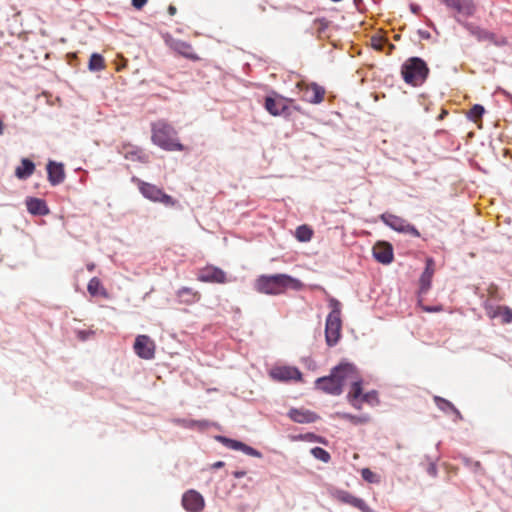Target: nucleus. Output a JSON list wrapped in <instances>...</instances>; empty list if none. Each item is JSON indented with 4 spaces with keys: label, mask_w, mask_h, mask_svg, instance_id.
<instances>
[{
    "label": "nucleus",
    "mask_w": 512,
    "mask_h": 512,
    "mask_svg": "<svg viewBox=\"0 0 512 512\" xmlns=\"http://www.w3.org/2000/svg\"><path fill=\"white\" fill-rule=\"evenodd\" d=\"M177 297L180 303L191 305L200 301L201 294L192 288L182 287L177 291Z\"/></svg>",
    "instance_id": "obj_22"
},
{
    "label": "nucleus",
    "mask_w": 512,
    "mask_h": 512,
    "mask_svg": "<svg viewBox=\"0 0 512 512\" xmlns=\"http://www.w3.org/2000/svg\"><path fill=\"white\" fill-rule=\"evenodd\" d=\"M311 454L318 460H321L324 463H327L330 461L331 456L330 454L321 447H314L311 449Z\"/></svg>",
    "instance_id": "obj_31"
},
{
    "label": "nucleus",
    "mask_w": 512,
    "mask_h": 512,
    "mask_svg": "<svg viewBox=\"0 0 512 512\" xmlns=\"http://www.w3.org/2000/svg\"><path fill=\"white\" fill-rule=\"evenodd\" d=\"M362 478L369 483H376L379 481V477L368 468L361 470Z\"/></svg>",
    "instance_id": "obj_32"
},
{
    "label": "nucleus",
    "mask_w": 512,
    "mask_h": 512,
    "mask_svg": "<svg viewBox=\"0 0 512 512\" xmlns=\"http://www.w3.org/2000/svg\"><path fill=\"white\" fill-rule=\"evenodd\" d=\"M138 189L141 194L153 202H160L166 206H174L176 204V200H174L171 196L166 194L161 188L157 187L154 184L144 182L142 180H136Z\"/></svg>",
    "instance_id": "obj_6"
},
{
    "label": "nucleus",
    "mask_w": 512,
    "mask_h": 512,
    "mask_svg": "<svg viewBox=\"0 0 512 512\" xmlns=\"http://www.w3.org/2000/svg\"><path fill=\"white\" fill-rule=\"evenodd\" d=\"M434 401H435V403H436L437 407H438L440 410H442V411H444V412L452 411V412H454L457 416H459V415H460L459 411H458V410L454 407V405H453L451 402H449L448 400H446V399H443V398H441V397L436 396V397L434 398Z\"/></svg>",
    "instance_id": "obj_28"
},
{
    "label": "nucleus",
    "mask_w": 512,
    "mask_h": 512,
    "mask_svg": "<svg viewBox=\"0 0 512 512\" xmlns=\"http://www.w3.org/2000/svg\"><path fill=\"white\" fill-rule=\"evenodd\" d=\"M216 440L222 443L227 448H230L232 450H240L244 452L245 454L253 457H261V453L257 451L256 449L240 442L234 439H230L224 436H217Z\"/></svg>",
    "instance_id": "obj_16"
},
{
    "label": "nucleus",
    "mask_w": 512,
    "mask_h": 512,
    "mask_svg": "<svg viewBox=\"0 0 512 512\" xmlns=\"http://www.w3.org/2000/svg\"><path fill=\"white\" fill-rule=\"evenodd\" d=\"M94 268H95V265H94L93 263H91V264H88V265H87V269H88L89 271H93V270H94Z\"/></svg>",
    "instance_id": "obj_41"
},
{
    "label": "nucleus",
    "mask_w": 512,
    "mask_h": 512,
    "mask_svg": "<svg viewBox=\"0 0 512 512\" xmlns=\"http://www.w3.org/2000/svg\"><path fill=\"white\" fill-rule=\"evenodd\" d=\"M345 501L352 504L355 507H358V508H362L364 506L363 500H361L359 498H355L353 496H347L345 498Z\"/></svg>",
    "instance_id": "obj_33"
},
{
    "label": "nucleus",
    "mask_w": 512,
    "mask_h": 512,
    "mask_svg": "<svg viewBox=\"0 0 512 512\" xmlns=\"http://www.w3.org/2000/svg\"><path fill=\"white\" fill-rule=\"evenodd\" d=\"M484 309L490 319L500 318L502 324L512 323V309L505 305H491L488 302L484 303Z\"/></svg>",
    "instance_id": "obj_14"
},
{
    "label": "nucleus",
    "mask_w": 512,
    "mask_h": 512,
    "mask_svg": "<svg viewBox=\"0 0 512 512\" xmlns=\"http://www.w3.org/2000/svg\"><path fill=\"white\" fill-rule=\"evenodd\" d=\"M331 312L326 319L325 335L328 345H335L341 336V304L338 300L331 298L329 300Z\"/></svg>",
    "instance_id": "obj_5"
},
{
    "label": "nucleus",
    "mask_w": 512,
    "mask_h": 512,
    "mask_svg": "<svg viewBox=\"0 0 512 512\" xmlns=\"http://www.w3.org/2000/svg\"><path fill=\"white\" fill-rule=\"evenodd\" d=\"M3 128H4L3 122L0 120V135L3 133Z\"/></svg>",
    "instance_id": "obj_43"
},
{
    "label": "nucleus",
    "mask_w": 512,
    "mask_h": 512,
    "mask_svg": "<svg viewBox=\"0 0 512 512\" xmlns=\"http://www.w3.org/2000/svg\"><path fill=\"white\" fill-rule=\"evenodd\" d=\"M293 102L292 99L283 97L279 95L276 92H272L270 95H268L265 98V109L273 116H279L283 113H285L291 103Z\"/></svg>",
    "instance_id": "obj_9"
},
{
    "label": "nucleus",
    "mask_w": 512,
    "mask_h": 512,
    "mask_svg": "<svg viewBox=\"0 0 512 512\" xmlns=\"http://www.w3.org/2000/svg\"><path fill=\"white\" fill-rule=\"evenodd\" d=\"M348 382L351 386L347 394V400L352 407L360 410L363 403L378 404L376 391L363 393L362 379L359 372L355 365L349 362H341L331 370L330 375L318 378L315 381V387L326 394L340 395L343 386Z\"/></svg>",
    "instance_id": "obj_1"
},
{
    "label": "nucleus",
    "mask_w": 512,
    "mask_h": 512,
    "mask_svg": "<svg viewBox=\"0 0 512 512\" xmlns=\"http://www.w3.org/2000/svg\"><path fill=\"white\" fill-rule=\"evenodd\" d=\"M178 423L186 428H197L199 430L209 427V422L205 420H179Z\"/></svg>",
    "instance_id": "obj_29"
},
{
    "label": "nucleus",
    "mask_w": 512,
    "mask_h": 512,
    "mask_svg": "<svg viewBox=\"0 0 512 512\" xmlns=\"http://www.w3.org/2000/svg\"><path fill=\"white\" fill-rule=\"evenodd\" d=\"M87 290H88L89 294L93 297H96V296L103 297V298L108 297V293H107L106 289L104 288L100 279L97 277H93L92 279H90V281L88 282V285H87Z\"/></svg>",
    "instance_id": "obj_24"
},
{
    "label": "nucleus",
    "mask_w": 512,
    "mask_h": 512,
    "mask_svg": "<svg viewBox=\"0 0 512 512\" xmlns=\"http://www.w3.org/2000/svg\"><path fill=\"white\" fill-rule=\"evenodd\" d=\"M182 506L188 512H201L204 509L205 501L199 492L192 489L183 494Z\"/></svg>",
    "instance_id": "obj_13"
},
{
    "label": "nucleus",
    "mask_w": 512,
    "mask_h": 512,
    "mask_svg": "<svg viewBox=\"0 0 512 512\" xmlns=\"http://www.w3.org/2000/svg\"><path fill=\"white\" fill-rule=\"evenodd\" d=\"M224 466V462L223 461H218V462H215L212 464V468L213 469H219V468H222Z\"/></svg>",
    "instance_id": "obj_37"
},
{
    "label": "nucleus",
    "mask_w": 512,
    "mask_h": 512,
    "mask_svg": "<svg viewBox=\"0 0 512 512\" xmlns=\"http://www.w3.org/2000/svg\"><path fill=\"white\" fill-rule=\"evenodd\" d=\"M484 112V107L479 104H476L469 110L468 118L476 123L482 119Z\"/></svg>",
    "instance_id": "obj_30"
},
{
    "label": "nucleus",
    "mask_w": 512,
    "mask_h": 512,
    "mask_svg": "<svg viewBox=\"0 0 512 512\" xmlns=\"http://www.w3.org/2000/svg\"><path fill=\"white\" fill-rule=\"evenodd\" d=\"M380 219L391 229L400 232L412 235L414 237H420L419 231L410 224L408 221H406L404 218L390 214V213H384L380 216Z\"/></svg>",
    "instance_id": "obj_8"
},
{
    "label": "nucleus",
    "mask_w": 512,
    "mask_h": 512,
    "mask_svg": "<svg viewBox=\"0 0 512 512\" xmlns=\"http://www.w3.org/2000/svg\"><path fill=\"white\" fill-rule=\"evenodd\" d=\"M255 289L259 293L268 295H279L287 290L299 291L303 288L300 280L287 274L261 275L254 283Z\"/></svg>",
    "instance_id": "obj_2"
},
{
    "label": "nucleus",
    "mask_w": 512,
    "mask_h": 512,
    "mask_svg": "<svg viewBox=\"0 0 512 512\" xmlns=\"http://www.w3.org/2000/svg\"><path fill=\"white\" fill-rule=\"evenodd\" d=\"M152 142L166 151H184L186 147L180 142L176 129L166 120L151 124Z\"/></svg>",
    "instance_id": "obj_3"
},
{
    "label": "nucleus",
    "mask_w": 512,
    "mask_h": 512,
    "mask_svg": "<svg viewBox=\"0 0 512 512\" xmlns=\"http://www.w3.org/2000/svg\"><path fill=\"white\" fill-rule=\"evenodd\" d=\"M245 474H246L245 471H236L233 473L235 478H242L245 476Z\"/></svg>",
    "instance_id": "obj_38"
},
{
    "label": "nucleus",
    "mask_w": 512,
    "mask_h": 512,
    "mask_svg": "<svg viewBox=\"0 0 512 512\" xmlns=\"http://www.w3.org/2000/svg\"><path fill=\"white\" fill-rule=\"evenodd\" d=\"M35 171V164L27 159L23 158L21 164L15 169V176L18 179L24 180L29 178Z\"/></svg>",
    "instance_id": "obj_23"
},
{
    "label": "nucleus",
    "mask_w": 512,
    "mask_h": 512,
    "mask_svg": "<svg viewBox=\"0 0 512 512\" xmlns=\"http://www.w3.org/2000/svg\"><path fill=\"white\" fill-rule=\"evenodd\" d=\"M88 67L91 71L104 70L106 65L103 56L97 53H93L90 57Z\"/></svg>",
    "instance_id": "obj_26"
},
{
    "label": "nucleus",
    "mask_w": 512,
    "mask_h": 512,
    "mask_svg": "<svg viewBox=\"0 0 512 512\" xmlns=\"http://www.w3.org/2000/svg\"><path fill=\"white\" fill-rule=\"evenodd\" d=\"M48 181L52 186L62 183L65 179V171L62 163L49 161L47 164Z\"/></svg>",
    "instance_id": "obj_19"
},
{
    "label": "nucleus",
    "mask_w": 512,
    "mask_h": 512,
    "mask_svg": "<svg viewBox=\"0 0 512 512\" xmlns=\"http://www.w3.org/2000/svg\"><path fill=\"white\" fill-rule=\"evenodd\" d=\"M490 290H491V293H493V292H495L497 289H496V287H495L494 285H492V286L490 287Z\"/></svg>",
    "instance_id": "obj_44"
},
{
    "label": "nucleus",
    "mask_w": 512,
    "mask_h": 512,
    "mask_svg": "<svg viewBox=\"0 0 512 512\" xmlns=\"http://www.w3.org/2000/svg\"><path fill=\"white\" fill-rule=\"evenodd\" d=\"M148 0H132V5L137 10L142 9L146 4Z\"/></svg>",
    "instance_id": "obj_35"
},
{
    "label": "nucleus",
    "mask_w": 512,
    "mask_h": 512,
    "mask_svg": "<svg viewBox=\"0 0 512 512\" xmlns=\"http://www.w3.org/2000/svg\"><path fill=\"white\" fill-rule=\"evenodd\" d=\"M374 258L382 264H390L394 259L393 247L390 243L377 242L372 249Z\"/></svg>",
    "instance_id": "obj_15"
},
{
    "label": "nucleus",
    "mask_w": 512,
    "mask_h": 512,
    "mask_svg": "<svg viewBox=\"0 0 512 512\" xmlns=\"http://www.w3.org/2000/svg\"><path fill=\"white\" fill-rule=\"evenodd\" d=\"M270 378L277 382H302L301 371L294 366L275 365L269 369Z\"/></svg>",
    "instance_id": "obj_7"
},
{
    "label": "nucleus",
    "mask_w": 512,
    "mask_h": 512,
    "mask_svg": "<svg viewBox=\"0 0 512 512\" xmlns=\"http://www.w3.org/2000/svg\"><path fill=\"white\" fill-rule=\"evenodd\" d=\"M297 88L302 92V99L306 102L318 104L324 99L325 90L316 83L300 81L297 83Z\"/></svg>",
    "instance_id": "obj_11"
},
{
    "label": "nucleus",
    "mask_w": 512,
    "mask_h": 512,
    "mask_svg": "<svg viewBox=\"0 0 512 512\" xmlns=\"http://www.w3.org/2000/svg\"><path fill=\"white\" fill-rule=\"evenodd\" d=\"M422 310L425 312H440L442 311V306H422Z\"/></svg>",
    "instance_id": "obj_36"
},
{
    "label": "nucleus",
    "mask_w": 512,
    "mask_h": 512,
    "mask_svg": "<svg viewBox=\"0 0 512 512\" xmlns=\"http://www.w3.org/2000/svg\"><path fill=\"white\" fill-rule=\"evenodd\" d=\"M336 416L338 418L347 420L354 425L365 424L370 420L368 415L355 416L349 413H337Z\"/></svg>",
    "instance_id": "obj_25"
},
{
    "label": "nucleus",
    "mask_w": 512,
    "mask_h": 512,
    "mask_svg": "<svg viewBox=\"0 0 512 512\" xmlns=\"http://www.w3.org/2000/svg\"><path fill=\"white\" fill-rule=\"evenodd\" d=\"M446 115H447V111H446V110H442V112H441V114L439 115L438 119H439V120H442Z\"/></svg>",
    "instance_id": "obj_40"
},
{
    "label": "nucleus",
    "mask_w": 512,
    "mask_h": 512,
    "mask_svg": "<svg viewBox=\"0 0 512 512\" xmlns=\"http://www.w3.org/2000/svg\"><path fill=\"white\" fill-rule=\"evenodd\" d=\"M430 69L427 63L419 57H410L401 65L400 74L403 81L412 87H420L427 80Z\"/></svg>",
    "instance_id": "obj_4"
},
{
    "label": "nucleus",
    "mask_w": 512,
    "mask_h": 512,
    "mask_svg": "<svg viewBox=\"0 0 512 512\" xmlns=\"http://www.w3.org/2000/svg\"><path fill=\"white\" fill-rule=\"evenodd\" d=\"M435 272V264L432 258L426 260V267L419 280V294L423 295L428 292L431 287L432 278Z\"/></svg>",
    "instance_id": "obj_18"
},
{
    "label": "nucleus",
    "mask_w": 512,
    "mask_h": 512,
    "mask_svg": "<svg viewBox=\"0 0 512 512\" xmlns=\"http://www.w3.org/2000/svg\"><path fill=\"white\" fill-rule=\"evenodd\" d=\"M289 417L297 423H313L318 419L317 414L304 408L291 409Z\"/></svg>",
    "instance_id": "obj_21"
},
{
    "label": "nucleus",
    "mask_w": 512,
    "mask_h": 512,
    "mask_svg": "<svg viewBox=\"0 0 512 512\" xmlns=\"http://www.w3.org/2000/svg\"><path fill=\"white\" fill-rule=\"evenodd\" d=\"M168 12L170 15H174L176 13V7H174L173 5H170L168 8Z\"/></svg>",
    "instance_id": "obj_39"
},
{
    "label": "nucleus",
    "mask_w": 512,
    "mask_h": 512,
    "mask_svg": "<svg viewBox=\"0 0 512 512\" xmlns=\"http://www.w3.org/2000/svg\"><path fill=\"white\" fill-rule=\"evenodd\" d=\"M133 347L136 355L142 359L150 360L155 356V343L147 335H138Z\"/></svg>",
    "instance_id": "obj_12"
},
{
    "label": "nucleus",
    "mask_w": 512,
    "mask_h": 512,
    "mask_svg": "<svg viewBox=\"0 0 512 512\" xmlns=\"http://www.w3.org/2000/svg\"><path fill=\"white\" fill-rule=\"evenodd\" d=\"M373 46L377 47L378 49H381V45L376 44V39H373Z\"/></svg>",
    "instance_id": "obj_42"
},
{
    "label": "nucleus",
    "mask_w": 512,
    "mask_h": 512,
    "mask_svg": "<svg viewBox=\"0 0 512 512\" xmlns=\"http://www.w3.org/2000/svg\"><path fill=\"white\" fill-rule=\"evenodd\" d=\"M345 501L352 504L355 507H358V508H362L364 506L363 500H361L359 498H355L353 496H347L345 498Z\"/></svg>",
    "instance_id": "obj_34"
},
{
    "label": "nucleus",
    "mask_w": 512,
    "mask_h": 512,
    "mask_svg": "<svg viewBox=\"0 0 512 512\" xmlns=\"http://www.w3.org/2000/svg\"><path fill=\"white\" fill-rule=\"evenodd\" d=\"M313 230L308 225H301L295 231V237L300 242H308L312 239Z\"/></svg>",
    "instance_id": "obj_27"
},
{
    "label": "nucleus",
    "mask_w": 512,
    "mask_h": 512,
    "mask_svg": "<svg viewBox=\"0 0 512 512\" xmlns=\"http://www.w3.org/2000/svg\"><path fill=\"white\" fill-rule=\"evenodd\" d=\"M448 7L454 9L458 14L469 17L476 10L472 0H442Z\"/></svg>",
    "instance_id": "obj_17"
},
{
    "label": "nucleus",
    "mask_w": 512,
    "mask_h": 512,
    "mask_svg": "<svg viewBox=\"0 0 512 512\" xmlns=\"http://www.w3.org/2000/svg\"><path fill=\"white\" fill-rule=\"evenodd\" d=\"M197 280L204 283L224 284L229 281L227 274L219 267L206 265L197 272Z\"/></svg>",
    "instance_id": "obj_10"
},
{
    "label": "nucleus",
    "mask_w": 512,
    "mask_h": 512,
    "mask_svg": "<svg viewBox=\"0 0 512 512\" xmlns=\"http://www.w3.org/2000/svg\"><path fill=\"white\" fill-rule=\"evenodd\" d=\"M27 210L32 215L45 216L50 210L43 199L28 197L25 201Z\"/></svg>",
    "instance_id": "obj_20"
}]
</instances>
